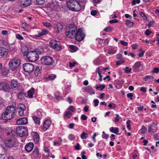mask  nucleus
I'll list each match as a JSON object with an SVG mask.
<instances>
[{
	"instance_id": "obj_1",
	"label": "nucleus",
	"mask_w": 159,
	"mask_h": 159,
	"mask_svg": "<svg viewBox=\"0 0 159 159\" xmlns=\"http://www.w3.org/2000/svg\"><path fill=\"white\" fill-rule=\"evenodd\" d=\"M86 1V0H70L67 2V6L71 11H79L82 9L84 10V6H81L80 3H84Z\"/></svg>"
},
{
	"instance_id": "obj_2",
	"label": "nucleus",
	"mask_w": 159,
	"mask_h": 159,
	"mask_svg": "<svg viewBox=\"0 0 159 159\" xmlns=\"http://www.w3.org/2000/svg\"><path fill=\"white\" fill-rule=\"evenodd\" d=\"M15 108L14 106H8L2 115V118L5 120L11 119L15 114Z\"/></svg>"
},
{
	"instance_id": "obj_3",
	"label": "nucleus",
	"mask_w": 159,
	"mask_h": 159,
	"mask_svg": "<svg viewBox=\"0 0 159 159\" xmlns=\"http://www.w3.org/2000/svg\"><path fill=\"white\" fill-rule=\"evenodd\" d=\"M77 28L75 25L71 24L67 26L66 29V35L70 38L75 37Z\"/></svg>"
},
{
	"instance_id": "obj_4",
	"label": "nucleus",
	"mask_w": 159,
	"mask_h": 159,
	"mask_svg": "<svg viewBox=\"0 0 159 159\" xmlns=\"http://www.w3.org/2000/svg\"><path fill=\"white\" fill-rule=\"evenodd\" d=\"M20 60L16 58H13L9 63V67L10 69L13 71L18 68L20 64Z\"/></svg>"
},
{
	"instance_id": "obj_5",
	"label": "nucleus",
	"mask_w": 159,
	"mask_h": 159,
	"mask_svg": "<svg viewBox=\"0 0 159 159\" xmlns=\"http://www.w3.org/2000/svg\"><path fill=\"white\" fill-rule=\"evenodd\" d=\"M27 57L30 61L34 62L38 59L39 57L37 52L34 50L29 51Z\"/></svg>"
},
{
	"instance_id": "obj_6",
	"label": "nucleus",
	"mask_w": 159,
	"mask_h": 159,
	"mask_svg": "<svg viewBox=\"0 0 159 159\" xmlns=\"http://www.w3.org/2000/svg\"><path fill=\"white\" fill-rule=\"evenodd\" d=\"M16 132L20 137H23L27 135V129L21 126L16 127Z\"/></svg>"
},
{
	"instance_id": "obj_7",
	"label": "nucleus",
	"mask_w": 159,
	"mask_h": 159,
	"mask_svg": "<svg viewBox=\"0 0 159 159\" xmlns=\"http://www.w3.org/2000/svg\"><path fill=\"white\" fill-rule=\"evenodd\" d=\"M49 46L57 51H59L61 49V43L59 41L55 39H52L49 42Z\"/></svg>"
},
{
	"instance_id": "obj_8",
	"label": "nucleus",
	"mask_w": 159,
	"mask_h": 159,
	"mask_svg": "<svg viewBox=\"0 0 159 159\" xmlns=\"http://www.w3.org/2000/svg\"><path fill=\"white\" fill-rule=\"evenodd\" d=\"M84 37L85 34L82 29L79 28L78 30H77L75 37L77 41H82L84 39Z\"/></svg>"
},
{
	"instance_id": "obj_9",
	"label": "nucleus",
	"mask_w": 159,
	"mask_h": 159,
	"mask_svg": "<svg viewBox=\"0 0 159 159\" xmlns=\"http://www.w3.org/2000/svg\"><path fill=\"white\" fill-rule=\"evenodd\" d=\"M41 63L44 65H50L52 63V58L48 56L42 57L40 59Z\"/></svg>"
},
{
	"instance_id": "obj_10",
	"label": "nucleus",
	"mask_w": 159,
	"mask_h": 159,
	"mask_svg": "<svg viewBox=\"0 0 159 159\" xmlns=\"http://www.w3.org/2000/svg\"><path fill=\"white\" fill-rule=\"evenodd\" d=\"M23 68L25 71L29 73L32 72L34 69V66L33 64L29 63L24 64Z\"/></svg>"
},
{
	"instance_id": "obj_11",
	"label": "nucleus",
	"mask_w": 159,
	"mask_h": 159,
	"mask_svg": "<svg viewBox=\"0 0 159 159\" xmlns=\"http://www.w3.org/2000/svg\"><path fill=\"white\" fill-rule=\"evenodd\" d=\"M4 145L8 148H11L16 146L15 140L12 139H8L4 141Z\"/></svg>"
},
{
	"instance_id": "obj_12",
	"label": "nucleus",
	"mask_w": 159,
	"mask_h": 159,
	"mask_svg": "<svg viewBox=\"0 0 159 159\" xmlns=\"http://www.w3.org/2000/svg\"><path fill=\"white\" fill-rule=\"evenodd\" d=\"M0 87L1 89L5 92H9L11 88L7 83L2 82H0Z\"/></svg>"
},
{
	"instance_id": "obj_13",
	"label": "nucleus",
	"mask_w": 159,
	"mask_h": 159,
	"mask_svg": "<svg viewBox=\"0 0 159 159\" xmlns=\"http://www.w3.org/2000/svg\"><path fill=\"white\" fill-rule=\"evenodd\" d=\"M26 109V107L23 104H20L18 105V112L20 116H23L24 111Z\"/></svg>"
},
{
	"instance_id": "obj_14",
	"label": "nucleus",
	"mask_w": 159,
	"mask_h": 159,
	"mask_svg": "<svg viewBox=\"0 0 159 159\" xmlns=\"http://www.w3.org/2000/svg\"><path fill=\"white\" fill-rule=\"evenodd\" d=\"M8 50L6 48L0 47V58H4L7 55Z\"/></svg>"
},
{
	"instance_id": "obj_15",
	"label": "nucleus",
	"mask_w": 159,
	"mask_h": 159,
	"mask_svg": "<svg viewBox=\"0 0 159 159\" xmlns=\"http://www.w3.org/2000/svg\"><path fill=\"white\" fill-rule=\"evenodd\" d=\"M142 66L139 61L136 62L132 66V69L134 72H138L140 71V67Z\"/></svg>"
},
{
	"instance_id": "obj_16",
	"label": "nucleus",
	"mask_w": 159,
	"mask_h": 159,
	"mask_svg": "<svg viewBox=\"0 0 159 159\" xmlns=\"http://www.w3.org/2000/svg\"><path fill=\"white\" fill-rule=\"evenodd\" d=\"M53 28L56 32L58 33L62 30L63 26L61 23H58L54 25Z\"/></svg>"
},
{
	"instance_id": "obj_17",
	"label": "nucleus",
	"mask_w": 159,
	"mask_h": 159,
	"mask_svg": "<svg viewBox=\"0 0 159 159\" xmlns=\"http://www.w3.org/2000/svg\"><path fill=\"white\" fill-rule=\"evenodd\" d=\"M11 87L12 89H18L20 84L17 80L14 79L12 80H11Z\"/></svg>"
},
{
	"instance_id": "obj_18",
	"label": "nucleus",
	"mask_w": 159,
	"mask_h": 159,
	"mask_svg": "<svg viewBox=\"0 0 159 159\" xmlns=\"http://www.w3.org/2000/svg\"><path fill=\"white\" fill-rule=\"evenodd\" d=\"M155 125L153 123H152L148 125V131L149 132L155 133L157 131V128L155 127Z\"/></svg>"
},
{
	"instance_id": "obj_19",
	"label": "nucleus",
	"mask_w": 159,
	"mask_h": 159,
	"mask_svg": "<svg viewBox=\"0 0 159 159\" xmlns=\"http://www.w3.org/2000/svg\"><path fill=\"white\" fill-rule=\"evenodd\" d=\"M31 3V0H20V5L22 7H26Z\"/></svg>"
},
{
	"instance_id": "obj_20",
	"label": "nucleus",
	"mask_w": 159,
	"mask_h": 159,
	"mask_svg": "<svg viewBox=\"0 0 159 159\" xmlns=\"http://www.w3.org/2000/svg\"><path fill=\"white\" fill-rule=\"evenodd\" d=\"M27 122V119L25 117L19 119L16 121V124L18 125H25Z\"/></svg>"
},
{
	"instance_id": "obj_21",
	"label": "nucleus",
	"mask_w": 159,
	"mask_h": 159,
	"mask_svg": "<svg viewBox=\"0 0 159 159\" xmlns=\"http://www.w3.org/2000/svg\"><path fill=\"white\" fill-rule=\"evenodd\" d=\"M51 124V121L49 120H46L43 123V129L44 130H46L49 127Z\"/></svg>"
},
{
	"instance_id": "obj_22",
	"label": "nucleus",
	"mask_w": 159,
	"mask_h": 159,
	"mask_svg": "<svg viewBox=\"0 0 159 159\" xmlns=\"http://www.w3.org/2000/svg\"><path fill=\"white\" fill-rule=\"evenodd\" d=\"M34 144L32 143H30L27 144L25 147L26 151L28 152H31L33 148Z\"/></svg>"
},
{
	"instance_id": "obj_23",
	"label": "nucleus",
	"mask_w": 159,
	"mask_h": 159,
	"mask_svg": "<svg viewBox=\"0 0 159 159\" xmlns=\"http://www.w3.org/2000/svg\"><path fill=\"white\" fill-rule=\"evenodd\" d=\"M29 48L27 46H23L21 49V51L24 56L27 57L29 51Z\"/></svg>"
},
{
	"instance_id": "obj_24",
	"label": "nucleus",
	"mask_w": 159,
	"mask_h": 159,
	"mask_svg": "<svg viewBox=\"0 0 159 159\" xmlns=\"http://www.w3.org/2000/svg\"><path fill=\"white\" fill-rule=\"evenodd\" d=\"M35 113L40 118L45 116H46L45 112L41 109L37 110Z\"/></svg>"
},
{
	"instance_id": "obj_25",
	"label": "nucleus",
	"mask_w": 159,
	"mask_h": 159,
	"mask_svg": "<svg viewBox=\"0 0 159 159\" xmlns=\"http://www.w3.org/2000/svg\"><path fill=\"white\" fill-rule=\"evenodd\" d=\"M34 140L36 143H37L39 140V137L38 134L36 132H33L31 133Z\"/></svg>"
},
{
	"instance_id": "obj_26",
	"label": "nucleus",
	"mask_w": 159,
	"mask_h": 159,
	"mask_svg": "<svg viewBox=\"0 0 159 159\" xmlns=\"http://www.w3.org/2000/svg\"><path fill=\"white\" fill-rule=\"evenodd\" d=\"M38 34L36 35V37H40L43 35L46 34H48V31L45 29H42L40 30L38 32Z\"/></svg>"
},
{
	"instance_id": "obj_27",
	"label": "nucleus",
	"mask_w": 159,
	"mask_h": 159,
	"mask_svg": "<svg viewBox=\"0 0 159 159\" xmlns=\"http://www.w3.org/2000/svg\"><path fill=\"white\" fill-rule=\"evenodd\" d=\"M117 50L116 47H111L108 52V53L110 55H113L116 53Z\"/></svg>"
},
{
	"instance_id": "obj_28",
	"label": "nucleus",
	"mask_w": 159,
	"mask_h": 159,
	"mask_svg": "<svg viewBox=\"0 0 159 159\" xmlns=\"http://www.w3.org/2000/svg\"><path fill=\"white\" fill-rule=\"evenodd\" d=\"M6 131L8 135L12 136L15 134V131L12 129L9 128H7L6 129Z\"/></svg>"
},
{
	"instance_id": "obj_29",
	"label": "nucleus",
	"mask_w": 159,
	"mask_h": 159,
	"mask_svg": "<svg viewBox=\"0 0 159 159\" xmlns=\"http://www.w3.org/2000/svg\"><path fill=\"white\" fill-rule=\"evenodd\" d=\"M125 24L128 27L131 28L133 27L134 23L131 20H127L126 21Z\"/></svg>"
},
{
	"instance_id": "obj_30",
	"label": "nucleus",
	"mask_w": 159,
	"mask_h": 159,
	"mask_svg": "<svg viewBox=\"0 0 159 159\" xmlns=\"http://www.w3.org/2000/svg\"><path fill=\"white\" fill-rule=\"evenodd\" d=\"M33 119L35 124L39 125L40 123V117H37L36 116H34Z\"/></svg>"
},
{
	"instance_id": "obj_31",
	"label": "nucleus",
	"mask_w": 159,
	"mask_h": 159,
	"mask_svg": "<svg viewBox=\"0 0 159 159\" xmlns=\"http://www.w3.org/2000/svg\"><path fill=\"white\" fill-rule=\"evenodd\" d=\"M154 78L151 75H147L145 77L143 78L144 80L145 81H153Z\"/></svg>"
},
{
	"instance_id": "obj_32",
	"label": "nucleus",
	"mask_w": 159,
	"mask_h": 159,
	"mask_svg": "<svg viewBox=\"0 0 159 159\" xmlns=\"http://www.w3.org/2000/svg\"><path fill=\"white\" fill-rule=\"evenodd\" d=\"M110 131L112 133L117 134L119 132V129L117 127H111L110 129Z\"/></svg>"
},
{
	"instance_id": "obj_33",
	"label": "nucleus",
	"mask_w": 159,
	"mask_h": 159,
	"mask_svg": "<svg viewBox=\"0 0 159 159\" xmlns=\"http://www.w3.org/2000/svg\"><path fill=\"white\" fill-rule=\"evenodd\" d=\"M72 116L71 112L69 111H66L64 113V116L65 118L67 119L70 118Z\"/></svg>"
},
{
	"instance_id": "obj_34",
	"label": "nucleus",
	"mask_w": 159,
	"mask_h": 159,
	"mask_svg": "<svg viewBox=\"0 0 159 159\" xmlns=\"http://www.w3.org/2000/svg\"><path fill=\"white\" fill-rule=\"evenodd\" d=\"M39 155V150L38 149H36L33 152L32 156L35 158H37L38 157Z\"/></svg>"
},
{
	"instance_id": "obj_35",
	"label": "nucleus",
	"mask_w": 159,
	"mask_h": 159,
	"mask_svg": "<svg viewBox=\"0 0 159 159\" xmlns=\"http://www.w3.org/2000/svg\"><path fill=\"white\" fill-rule=\"evenodd\" d=\"M86 91L90 95L94 94L95 93V92L93 90V88L89 86H88L87 88L86 89Z\"/></svg>"
},
{
	"instance_id": "obj_36",
	"label": "nucleus",
	"mask_w": 159,
	"mask_h": 159,
	"mask_svg": "<svg viewBox=\"0 0 159 159\" xmlns=\"http://www.w3.org/2000/svg\"><path fill=\"white\" fill-rule=\"evenodd\" d=\"M34 89L33 88H32L28 91V96L29 98H32L33 97V93L34 92Z\"/></svg>"
},
{
	"instance_id": "obj_37",
	"label": "nucleus",
	"mask_w": 159,
	"mask_h": 159,
	"mask_svg": "<svg viewBox=\"0 0 159 159\" xmlns=\"http://www.w3.org/2000/svg\"><path fill=\"white\" fill-rule=\"evenodd\" d=\"M57 5V2L56 1H52V2L50 3L49 6L52 9H54L56 7Z\"/></svg>"
},
{
	"instance_id": "obj_38",
	"label": "nucleus",
	"mask_w": 159,
	"mask_h": 159,
	"mask_svg": "<svg viewBox=\"0 0 159 159\" xmlns=\"http://www.w3.org/2000/svg\"><path fill=\"white\" fill-rule=\"evenodd\" d=\"M41 69V67L40 66H37L34 71V74L36 76H38L40 73V71Z\"/></svg>"
},
{
	"instance_id": "obj_39",
	"label": "nucleus",
	"mask_w": 159,
	"mask_h": 159,
	"mask_svg": "<svg viewBox=\"0 0 159 159\" xmlns=\"http://www.w3.org/2000/svg\"><path fill=\"white\" fill-rule=\"evenodd\" d=\"M93 64L98 66L101 64L100 59L99 57L96 58L93 61Z\"/></svg>"
},
{
	"instance_id": "obj_40",
	"label": "nucleus",
	"mask_w": 159,
	"mask_h": 159,
	"mask_svg": "<svg viewBox=\"0 0 159 159\" xmlns=\"http://www.w3.org/2000/svg\"><path fill=\"white\" fill-rule=\"evenodd\" d=\"M98 39L100 40V41H102V43H103L105 45H107L109 43V40L108 39H101L99 38L97 39V40Z\"/></svg>"
},
{
	"instance_id": "obj_41",
	"label": "nucleus",
	"mask_w": 159,
	"mask_h": 159,
	"mask_svg": "<svg viewBox=\"0 0 159 159\" xmlns=\"http://www.w3.org/2000/svg\"><path fill=\"white\" fill-rule=\"evenodd\" d=\"M69 48L70 49V51L71 52H75L77 51V47L74 45H70Z\"/></svg>"
},
{
	"instance_id": "obj_42",
	"label": "nucleus",
	"mask_w": 159,
	"mask_h": 159,
	"mask_svg": "<svg viewBox=\"0 0 159 159\" xmlns=\"http://www.w3.org/2000/svg\"><path fill=\"white\" fill-rule=\"evenodd\" d=\"M88 137V134L83 132L80 135V137L82 139H86Z\"/></svg>"
},
{
	"instance_id": "obj_43",
	"label": "nucleus",
	"mask_w": 159,
	"mask_h": 159,
	"mask_svg": "<svg viewBox=\"0 0 159 159\" xmlns=\"http://www.w3.org/2000/svg\"><path fill=\"white\" fill-rule=\"evenodd\" d=\"M25 96V94L23 92L19 93L18 95V98L20 99H23Z\"/></svg>"
},
{
	"instance_id": "obj_44",
	"label": "nucleus",
	"mask_w": 159,
	"mask_h": 159,
	"mask_svg": "<svg viewBox=\"0 0 159 159\" xmlns=\"http://www.w3.org/2000/svg\"><path fill=\"white\" fill-rule=\"evenodd\" d=\"M56 78V75L55 74H51L48 76V78L51 80H53Z\"/></svg>"
},
{
	"instance_id": "obj_45",
	"label": "nucleus",
	"mask_w": 159,
	"mask_h": 159,
	"mask_svg": "<svg viewBox=\"0 0 159 159\" xmlns=\"http://www.w3.org/2000/svg\"><path fill=\"white\" fill-rule=\"evenodd\" d=\"M55 97L58 100H60L61 99L62 97L59 93H57L55 94Z\"/></svg>"
},
{
	"instance_id": "obj_46",
	"label": "nucleus",
	"mask_w": 159,
	"mask_h": 159,
	"mask_svg": "<svg viewBox=\"0 0 159 159\" xmlns=\"http://www.w3.org/2000/svg\"><path fill=\"white\" fill-rule=\"evenodd\" d=\"M141 129L142 131L141 133L143 134L145 133L147 131V128L144 125H142Z\"/></svg>"
},
{
	"instance_id": "obj_47",
	"label": "nucleus",
	"mask_w": 159,
	"mask_h": 159,
	"mask_svg": "<svg viewBox=\"0 0 159 159\" xmlns=\"http://www.w3.org/2000/svg\"><path fill=\"white\" fill-rule=\"evenodd\" d=\"M130 122L131 121L129 120H128L126 122L127 128L129 130H130L131 129L130 125Z\"/></svg>"
},
{
	"instance_id": "obj_48",
	"label": "nucleus",
	"mask_w": 159,
	"mask_h": 159,
	"mask_svg": "<svg viewBox=\"0 0 159 159\" xmlns=\"http://www.w3.org/2000/svg\"><path fill=\"white\" fill-rule=\"evenodd\" d=\"M70 85H68L66 88L65 90L64 91L66 92V94L69 93L70 91Z\"/></svg>"
},
{
	"instance_id": "obj_49",
	"label": "nucleus",
	"mask_w": 159,
	"mask_h": 159,
	"mask_svg": "<svg viewBox=\"0 0 159 159\" xmlns=\"http://www.w3.org/2000/svg\"><path fill=\"white\" fill-rule=\"evenodd\" d=\"M45 0H36L37 4L38 5H42L44 3Z\"/></svg>"
},
{
	"instance_id": "obj_50",
	"label": "nucleus",
	"mask_w": 159,
	"mask_h": 159,
	"mask_svg": "<svg viewBox=\"0 0 159 159\" xmlns=\"http://www.w3.org/2000/svg\"><path fill=\"white\" fill-rule=\"evenodd\" d=\"M132 69L131 68H129L128 67H127L125 68V72L126 73H129L131 71Z\"/></svg>"
},
{
	"instance_id": "obj_51",
	"label": "nucleus",
	"mask_w": 159,
	"mask_h": 159,
	"mask_svg": "<svg viewBox=\"0 0 159 159\" xmlns=\"http://www.w3.org/2000/svg\"><path fill=\"white\" fill-rule=\"evenodd\" d=\"M68 138L70 140L72 141L74 140L75 138V137L74 135L70 134L68 136Z\"/></svg>"
},
{
	"instance_id": "obj_52",
	"label": "nucleus",
	"mask_w": 159,
	"mask_h": 159,
	"mask_svg": "<svg viewBox=\"0 0 159 159\" xmlns=\"http://www.w3.org/2000/svg\"><path fill=\"white\" fill-rule=\"evenodd\" d=\"M16 38L17 39L20 40H22L23 39V38L19 34H16Z\"/></svg>"
},
{
	"instance_id": "obj_53",
	"label": "nucleus",
	"mask_w": 159,
	"mask_h": 159,
	"mask_svg": "<svg viewBox=\"0 0 159 159\" xmlns=\"http://www.w3.org/2000/svg\"><path fill=\"white\" fill-rule=\"evenodd\" d=\"M140 2V0H133L132 1V5H134L136 4H139Z\"/></svg>"
},
{
	"instance_id": "obj_54",
	"label": "nucleus",
	"mask_w": 159,
	"mask_h": 159,
	"mask_svg": "<svg viewBox=\"0 0 159 159\" xmlns=\"http://www.w3.org/2000/svg\"><path fill=\"white\" fill-rule=\"evenodd\" d=\"M7 157L6 154L0 155V159H7Z\"/></svg>"
},
{
	"instance_id": "obj_55",
	"label": "nucleus",
	"mask_w": 159,
	"mask_h": 159,
	"mask_svg": "<svg viewBox=\"0 0 159 159\" xmlns=\"http://www.w3.org/2000/svg\"><path fill=\"white\" fill-rule=\"evenodd\" d=\"M120 42L121 44L124 46H127L128 44V43L127 42H125L123 40H120Z\"/></svg>"
},
{
	"instance_id": "obj_56",
	"label": "nucleus",
	"mask_w": 159,
	"mask_h": 159,
	"mask_svg": "<svg viewBox=\"0 0 159 159\" xmlns=\"http://www.w3.org/2000/svg\"><path fill=\"white\" fill-rule=\"evenodd\" d=\"M115 116H116V117L114 118V121L115 122H116L120 120V118H119V115L116 114Z\"/></svg>"
},
{
	"instance_id": "obj_57",
	"label": "nucleus",
	"mask_w": 159,
	"mask_h": 159,
	"mask_svg": "<svg viewBox=\"0 0 159 159\" xmlns=\"http://www.w3.org/2000/svg\"><path fill=\"white\" fill-rule=\"evenodd\" d=\"M105 87V85H100L96 87L97 89H100L101 90L104 89Z\"/></svg>"
},
{
	"instance_id": "obj_58",
	"label": "nucleus",
	"mask_w": 159,
	"mask_h": 159,
	"mask_svg": "<svg viewBox=\"0 0 159 159\" xmlns=\"http://www.w3.org/2000/svg\"><path fill=\"white\" fill-rule=\"evenodd\" d=\"M68 109L69 111H71L72 112L75 111V109L74 107L72 106H69L68 108Z\"/></svg>"
},
{
	"instance_id": "obj_59",
	"label": "nucleus",
	"mask_w": 159,
	"mask_h": 159,
	"mask_svg": "<svg viewBox=\"0 0 159 159\" xmlns=\"http://www.w3.org/2000/svg\"><path fill=\"white\" fill-rule=\"evenodd\" d=\"M43 24L44 26L47 27H49L51 26V24L49 22H43Z\"/></svg>"
},
{
	"instance_id": "obj_60",
	"label": "nucleus",
	"mask_w": 159,
	"mask_h": 159,
	"mask_svg": "<svg viewBox=\"0 0 159 159\" xmlns=\"http://www.w3.org/2000/svg\"><path fill=\"white\" fill-rule=\"evenodd\" d=\"M151 33V31L149 29H147L144 32V34L147 36H148Z\"/></svg>"
},
{
	"instance_id": "obj_61",
	"label": "nucleus",
	"mask_w": 159,
	"mask_h": 159,
	"mask_svg": "<svg viewBox=\"0 0 159 159\" xmlns=\"http://www.w3.org/2000/svg\"><path fill=\"white\" fill-rule=\"evenodd\" d=\"M100 67H99L97 68L96 69V72H98L99 75H100V74H101L102 71V69H100Z\"/></svg>"
},
{
	"instance_id": "obj_62",
	"label": "nucleus",
	"mask_w": 159,
	"mask_h": 159,
	"mask_svg": "<svg viewBox=\"0 0 159 159\" xmlns=\"http://www.w3.org/2000/svg\"><path fill=\"white\" fill-rule=\"evenodd\" d=\"M109 22L112 24L115 23H117L118 22V21L116 19H114L112 20H111L109 21Z\"/></svg>"
},
{
	"instance_id": "obj_63",
	"label": "nucleus",
	"mask_w": 159,
	"mask_h": 159,
	"mask_svg": "<svg viewBox=\"0 0 159 159\" xmlns=\"http://www.w3.org/2000/svg\"><path fill=\"white\" fill-rule=\"evenodd\" d=\"M131 47L132 49H135L138 47V45L137 44L135 43L134 44H132Z\"/></svg>"
},
{
	"instance_id": "obj_64",
	"label": "nucleus",
	"mask_w": 159,
	"mask_h": 159,
	"mask_svg": "<svg viewBox=\"0 0 159 159\" xmlns=\"http://www.w3.org/2000/svg\"><path fill=\"white\" fill-rule=\"evenodd\" d=\"M93 102L94 103V106H97L98 105L99 101L98 99H94L93 100Z\"/></svg>"
}]
</instances>
